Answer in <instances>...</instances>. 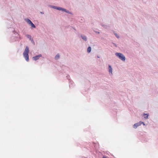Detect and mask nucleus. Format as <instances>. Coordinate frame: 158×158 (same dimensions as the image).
Returning <instances> with one entry per match:
<instances>
[{"instance_id":"1","label":"nucleus","mask_w":158,"mask_h":158,"mask_svg":"<svg viewBox=\"0 0 158 158\" xmlns=\"http://www.w3.org/2000/svg\"><path fill=\"white\" fill-rule=\"evenodd\" d=\"M29 52V48L28 46H26L25 50L23 53V55L26 60L27 61H29L28 53Z\"/></svg>"},{"instance_id":"2","label":"nucleus","mask_w":158,"mask_h":158,"mask_svg":"<svg viewBox=\"0 0 158 158\" xmlns=\"http://www.w3.org/2000/svg\"><path fill=\"white\" fill-rule=\"evenodd\" d=\"M115 55L118 56L119 59L123 61H125L126 60V58L125 56L122 53L119 52H116Z\"/></svg>"},{"instance_id":"3","label":"nucleus","mask_w":158,"mask_h":158,"mask_svg":"<svg viewBox=\"0 0 158 158\" xmlns=\"http://www.w3.org/2000/svg\"><path fill=\"white\" fill-rule=\"evenodd\" d=\"M13 33L15 35H16V38L15 40V41L17 40H18V39L19 40L21 39V38L19 36V34L17 32L14 31H13Z\"/></svg>"},{"instance_id":"4","label":"nucleus","mask_w":158,"mask_h":158,"mask_svg":"<svg viewBox=\"0 0 158 158\" xmlns=\"http://www.w3.org/2000/svg\"><path fill=\"white\" fill-rule=\"evenodd\" d=\"M50 7H51L52 8L56 9L57 10H61L63 11L64 9V8H62L61 7L56 6H50Z\"/></svg>"},{"instance_id":"5","label":"nucleus","mask_w":158,"mask_h":158,"mask_svg":"<svg viewBox=\"0 0 158 158\" xmlns=\"http://www.w3.org/2000/svg\"><path fill=\"white\" fill-rule=\"evenodd\" d=\"M142 124H143V125H144V123L141 122H140L139 123H137L135 124L133 126V127L135 128H136L138 127L141 125Z\"/></svg>"},{"instance_id":"6","label":"nucleus","mask_w":158,"mask_h":158,"mask_svg":"<svg viewBox=\"0 0 158 158\" xmlns=\"http://www.w3.org/2000/svg\"><path fill=\"white\" fill-rule=\"evenodd\" d=\"M42 55L41 54H39L38 55H36L34 57H33L32 58L34 60H38L40 57L42 56Z\"/></svg>"},{"instance_id":"7","label":"nucleus","mask_w":158,"mask_h":158,"mask_svg":"<svg viewBox=\"0 0 158 158\" xmlns=\"http://www.w3.org/2000/svg\"><path fill=\"white\" fill-rule=\"evenodd\" d=\"M108 71L110 75H112V68L110 64L108 65Z\"/></svg>"},{"instance_id":"8","label":"nucleus","mask_w":158,"mask_h":158,"mask_svg":"<svg viewBox=\"0 0 158 158\" xmlns=\"http://www.w3.org/2000/svg\"><path fill=\"white\" fill-rule=\"evenodd\" d=\"M80 36L82 40H83L85 41H87V37L85 35H84L81 34Z\"/></svg>"},{"instance_id":"9","label":"nucleus","mask_w":158,"mask_h":158,"mask_svg":"<svg viewBox=\"0 0 158 158\" xmlns=\"http://www.w3.org/2000/svg\"><path fill=\"white\" fill-rule=\"evenodd\" d=\"M74 85V83L73 81L71 80L69 81V87L70 88L72 87Z\"/></svg>"},{"instance_id":"10","label":"nucleus","mask_w":158,"mask_h":158,"mask_svg":"<svg viewBox=\"0 0 158 158\" xmlns=\"http://www.w3.org/2000/svg\"><path fill=\"white\" fill-rule=\"evenodd\" d=\"M63 11L67 13H68L69 14H70V15H73V14L71 12L69 11V10H67L64 8V10H63Z\"/></svg>"},{"instance_id":"11","label":"nucleus","mask_w":158,"mask_h":158,"mask_svg":"<svg viewBox=\"0 0 158 158\" xmlns=\"http://www.w3.org/2000/svg\"><path fill=\"white\" fill-rule=\"evenodd\" d=\"M25 20L26 22L29 25H30L32 23L31 21L28 19H26Z\"/></svg>"},{"instance_id":"12","label":"nucleus","mask_w":158,"mask_h":158,"mask_svg":"<svg viewBox=\"0 0 158 158\" xmlns=\"http://www.w3.org/2000/svg\"><path fill=\"white\" fill-rule=\"evenodd\" d=\"M60 58V55L59 54H57L55 57V60H58Z\"/></svg>"},{"instance_id":"13","label":"nucleus","mask_w":158,"mask_h":158,"mask_svg":"<svg viewBox=\"0 0 158 158\" xmlns=\"http://www.w3.org/2000/svg\"><path fill=\"white\" fill-rule=\"evenodd\" d=\"M27 38L29 39L30 40H31L32 39L31 36L29 34H26L25 35Z\"/></svg>"},{"instance_id":"14","label":"nucleus","mask_w":158,"mask_h":158,"mask_svg":"<svg viewBox=\"0 0 158 158\" xmlns=\"http://www.w3.org/2000/svg\"><path fill=\"white\" fill-rule=\"evenodd\" d=\"M143 115L145 118H148L149 116L148 114H143Z\"/></svg>"},{"instance_id":"15","label":"nucleus","mask_w":158,"mask_h":158,"mask_svg":"<svg viewBox=\"0 0 158 158\" xmlns=\"http://www.w3.org/2000/svg\"><path fill=\"white\" fill-rule=\"evenodd\" d=\"M91 47L90 46H89L87 49V52L88 53H90L91 51Z\"/></svg>"},{"instance_id":"16","label":"nucleus","mask_w":158,"mask_h":158,"mask_svg":"<svg viewBox=\"0 0 158 158\" xmlns=\"http://www.w3.org/2000/svg\"><path fill=\"white\" fill-rule=\"evenodd\" d=\"M113 33L115 35V36L118 38L119 39L120 38V37L118 34H117L114 31H113Z\"/></svg>"},{"instance_id":"17","label":"nucleus","mask_w":158,"mask_h":158,"mask_svg":"<svg viewBox=\"0 0 158 158\" xmlns=\"http://www.w3.org/2000/svg\"><path fill=\"white\" fill-rule=\"evenodd\" d=\"M100 25L101 26L105 28H107V26L103 23H101Z\"/></svg>"},{"instance_id":"18","label":"nucleus","mask_w":158,"mask_h":158,"mask_svg":"<svg viewBox=\"0 0 158 158\" xmlns=\"http://www.w3.org/2000/svg\"><path fill=\"white\" fill-rule=\"evenodd\" d=\"M30 25L32 27L35 28L36 27L35 25L32 23Z\"/></svg>"},{"instance_id":"19","label":"nucleus","mask_w":158,"mask_h":158,"mask_svg":"<svg viewBox=\"0 0 158 158\" xmlns=\"http://www.w3.org/2000/svg\"><path fill=\"white\" fill-rule=\"evenodd\" d=\"M67 79L69 80V81H71L70 79V76L69 75H67L66 77Z\"/></svg>"},{"instance_id":"20","label":"nucleus","mask_w":158,"mask_h":158,"mask_svg":"<svg viewBox=\"0 0 158 158\" xmlns=\"http://www.w3.org/2000/svg\"><path fill=\"white\" fill-rule=\"evenodd\" d=\"M94 32H95V33H98V34H99L100 33V32H99V31H95V30H94Z\"/></svg>"},{"instance_id":"21","label":"nucleus","mask_w":158,"mask_h":158,"mask_svg":"<svg viewBox=\"0 0 158 158\" xmlns=\"http://www.w3.org/2000/svg\"><path fill=\"white\" fill-rule=\"evenodd\" d=\"M30 40L31 41V42L32 43H33L34 44V40H33V39L32 38V39H31V40Z\"/></svg>"},{"instance_id":"22","label":"nucleus","mask_w":158,"mask_h":158,"mask_svg":"<svg viewBox=\"0 0 158 158\" xmlns=\"http://www.w3.org/2000/svg\"><path fill=\"white\" fill-rule=\"evenodd\" d=\"M112 44H114V45L116 47L117 46V45H116V44L114 43H113Z\"/></svg>"},{"instance_id":"23","label":"nucleus","mask_w":158,"mask_h":158,"mask_svg":"<svg viewBox=\"0 0 158 158\" xmlns=\"http://www.w3.org/2000/svg\"><path fill=\"white\" fill-rule=\"evenodd\" d=\"M40 13L42 14H44V13L43 12H40Z\"/></svg>"},{"instance_id":"24","label":"nucleus","mask_w":158,"mask_h":158,"mask_svg":"<svg viewBox=\"0 0 158 158\" xmlns=\"http://www.w3.org/2000/svg\"><path fill=\"white\" fill-rule=\"evenodd\" d=\"M102 158H107L106 156H103L102 157Z\"/></svg>"},{"instance_id":"25","label":"nucleus","mask_w":158,"mask_h":158,"mask_svg":"<svg viewBox=\"0 0 158 158\" xmlns=\"http://www.w3.org/2000/svg\"><path fill=\"white\" fill-rule=\"evenodd\" d=\"M97 57H98V58H99V56H97Z\"/></svg>"}]
</instances>
